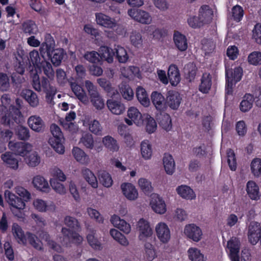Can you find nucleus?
Masks as SVG:
<instances>
[{"instance_id": "obj_14", "label": "nucleus", "mask_w": 261, "mask_h": 261, "mask_svg": "<svg viewBox=\"0 0 261 261\" xmlns=\"http://www.w3.org/2000/svg\"><path fill=\"white\" fill-rule=\"evenodd\" d=\"M150 205L152 210L158 214H163L166 211V205L162 197L157 194L151 196Z\"/></svg>"}, {"instance_id": "obj_40", "label": "nucleus", "mask_w": 261, "mask_h": 261, "mask_svg": "<svg viewBox=\"0 0 261 261\" xmlns=\"http://www.w3.org/2000/svg\"><path fill=\"white\" fill-rule=\"evenodd\" d=\"M8 201L12 207L19 210H23L25 205L24 201L21 197L10 193L8 195Z\"/></svg>"}, {"instance_id": "obj_5", "label": "nucleus", "mask_w": 261, "mask_h": 261, "mask_svg": "<svg viewBox=\"0 0 261 261\" xmlns=\"http://www.w3.org/2000/svg\"><path fill=\"white\" fill-rule=\"evenodd\" d=\"M32 86L33 88L38 92H43L46 94V98L47 99H52L56 94V88L50 86V83L47 78L43 76L40 78L36 73L33 76Z\"/></svg>"}, {"instance_id": "obj_63", "label": "nucleus", "mask_w": 261, "mask_h": 261, "mask_svg": "<svg viewBox=\"0 0 261 261\" xmlns=\"http://www.w3.org/2000/svg\"><path fill=\"white\" fill-rule=\"evenodd\" d=\"M145 122L146 123V130L149 134L154 132L156 129V123L155 120L149 115H147L145 118Z\"/></svg>"}, {"instance_id": "obj_21", "label": "nucleus", "mask_w": 261, "mask_h": 261, "mask_svg": "<svg viewBox=\"0 0 261 261\" xmlns=\"http://www.w3.org/2000/svg\"><path fill=\"white\" fill-rule=\"evenodd\" d=\"M30 127L35 132H42L45 127L44 122L39 116L33 115L30 116L28 120Z\"/></svg>"}, {"instance_id": "obj_35", "label": "nucleus", "mask_w": 261, "mask_h": 261, "mask_svg": "<svg viewBox=\"0 0 261 261\" xmlns=\"http://www.w3.org/2000/svg\"><path fill=\"white\" fill-rule=\"evenodd\" d=\"M243 75V69L241 67H237L232 70H226V79L230 80L235 83L239 82Z\"/></svg>"}, {"instance_id": "obj_20", "label": "nucleus", "mask_w": 261, "mask_h": 261, "mask_svg": "<svg viewBox=\"0 0 261 261\" xmlns=\"http://www.w3.org/2000/svg\"><path fill=\"white\" fill-rule=\"evenodd\" d=\"M213 15V11L208 5H202L199 9L198 15L204 24L211 23Z\"/></svg>"}, {"instance_id": "obj_23", "label": "nucleus", "mask_w": 261, "mask_h": 261, "mask_svg": "<svg viewBox=\"0 0 261 261\" xmlns=\"http://www.w3.org/2000/svg\"><path fill=\"white\" fill-rule=\"evenodd\" d=\"M248 241L252 245H256L259 241L261 245V226L250 227L248 232Z\"/></svg>"}, {"instance_id": "obj_11", "label": "nucleus", "mask_w": 261, "mask_h": 261, "mask_svg": "<svg viewBox=\"0 0 261 261\" xmlns=\"http://www.w3.org/2000/svg\"><path fill=\"white\" fill-rule=\"evenodd\" d=\"M240 240L237 238H232L227 242V247L229 250V257L231 261H240Z\"/></svg>"}, {"instance_id": "obj_4", "label": "nucleus", "mask_w": 261, "mask_h": 261, "mask_svg": "<svg viewBox=\"0 0 261 261\" xmlns=\"http://www.w3.org/2000/svg\"><path fill=\"white\" fill-rule=\"evenodd\" d=\"M28 60L30 63L32 64L36 70L43 72L50 80L54 79L55 72L52 65L44 58L41 60L39 52L37 50L34 49L31 51L29 54Z\"/></svg>"}, {"instance_id": "obj_48", "label": "nucleus", "mask_w": 261, "mask_h": 261, "mask_svg": "<svg viewBox=\"0 0 261 261\" xmlns=\"http://www.w3.org/2000/svg\"><path fill=\"white\" fill-rule=\"evenodd\" d=\"M97 83L109 95H114L115 92L117 91L115 88L112 87L110 81L105 78H99L97 79Z\"/></svg>"}, {"instance_id": "obj_28", "label": "nucleus", "mask_w": 261, "mask_h": 261, "mask_svg": "<svg viewBox=\"0 0 261 261\" xmlns=\"http://www.w3.org/2000/svg\"><path fill=\"white\" fill-rule=\"evenodd\" d=\"M121 188L123 195L129 200H135L138 197V193L135 187L130 183H123Z\"/></svg>"}, {"instance_id": "obj_24", "label": "nucleus", "mask_w": 261, "mask_h": 261, "mask_svg": "<svg viewBox=\"0 0 261 261\" xmlns=\"http://www.w3.org/2000/svg\"><path fill=\"white\" fill-rule=\"evenodd\" d=\"M254 97L253 95L250 93H246L242 97V99L239 105L240 110L243 113L249 112L252 108Z\"/></svg>"}, {"instance_id": "obj_26", "label": "nucleus", "mask_w": 261, "mask_h": 261, "mask_svg": "<svg viewBox=\"0 0 261 261\" xmlns=\"http://www.w3.org/2000/svg\"><path fill=\"white\" fill-rule=\"evenodd\" d=\"M49 54L45 53L48 59L50 60L55 66H59L62 62L64 56V50L63 49L54 48L51 49Z\"/></svg>"}, {"instance_id": "obj_30", "label": "nucleus", "mask_w": 261, "mask_h": 261, "mask_svg": "<svg viewBox=\"0 0 261 261\" xmlns=\"http://www.w3.org/2000/svg\"><path fill=\"white\" fill-rule=\"evenodd\" d=\"M246 191L249 197L251 199L257 200L259 199L260 195L259 194V187L254 181L249 180L247 182Z\"/></svg>"}, {"instance_id": "obj_29", "label": "nucleus", "mask_w": 261, "mask_h": 261, "mask_svg": "<svg viewBox=\"0 0 261 261\" xmlns=\"http://www.w3.org/2000/svg\"><path fill=\"white\" fill-rule=\"evenodd\" d=\"M22 97L29 103L30 106L36 107L39 105V98L37 94L30 89H24L21 92Z\"/></svg>"}, {"instance_id": "obj_32", "label": "nucleus", "mask_w": 261, "mask_h": 261, "mask_svg": "<svg viewBox=\"0 0 261 261\" xmlns=\"http://www.w3.org/2000/svg\"><path fill=\"white\" fill-rule=\"evenodd\" d=\"M33 184L37 190L41 192L48 193L50 190L47 181L40 175H37L34 177Z\"/></svg>"}, {"instance_id": "obj_16", "label": "nucleus", "mask_w": 261, "mask_h": 261, "mask_svg": "<svg viewBox=\"0 0 261 261\" xmlns=\"http://www.w3.org/2000/svg\"><path fill=\"white\" fill-rule=\"evenodd\" d=\"M156 236L163 243H167L170 239V231L165 223H159L155 227Z\"/></svg>"}, {"instance_id": "obj_3", "label": "nucleus", "mask_w": 261, "mask_h": 261, "mask_svg": "<svg viewBox=\"0 0 261 261\" xmlns=\"http://www.w3.org/2000/svg\"><path fill=\"white\" fill-rule=\"evenodd\" d=\"M12 232L19 244L26 245L27 240L29 244L35 249L38 250L43 249L42 243L34 234L27 232L24 233V231L20 225L16 223H14L12 226Z\"/></svg>"}, {"instance_id": "obj_47", "label": "nucleus", "mask_w": 261, "mask_h": 261, "mask_svg": "<svg viewBox=\"0 0 261 261\" xmlns=\"http://www.w3.org/2000/svg\"><path fill=\"white\" fill-rule=\"evenodd\" d=\"M115 56L117 60L119 63H125L128 59V56L127 55L126 49L121 46L118 45L115 48Z\"/></svg>"}, {"instance_id": "obj_64", "label": "nucleus", "mask_w": 261, "mask_h": 261, "mask_svg": "<svg viewBox=\"0 0 261 261\" xmlns=\"http://www.w3.org/2000/svg\"><path fill=\"white\" fill-rule=\"evenodd\" d=\"M251 170L255 176H259L261 174V159L255 158L251 163Z\"/></svg>"}, {"instance_id": "obj_6", "label": "nucleus", "mask_w": 261, "mask_h": 261, "mask_svg": "<svg viewBox=\"0 0 261 261\" xmlns=\"http://www.w3.org/2000/svg\"><path fill=\"white\" fill-rule=\"evenodd\" d=\"M50 130L53 136L49 139V144L57 152L63 154L65 147L62 143L64 137L61 128L58 125L53 123L50 126Z\"/></svg>"}, {"instance_id": "obj_38", "label": "nucleus", "mask_w": 261, "mask_h": 261, "mask_svg": "<svg viewBox=\"0 0 261 261\" xmlns=\"http://www.w3.org/2000/svg\"><path fill=\"white\" fill-rule=\"evenodd\" d=\"M163 162L166 172L171 175L175 170V163L172 156L169 153H165Z\"/></svg>"}, {"instance_id": "obj_59", "label": "nucleus", "mask_w": 261, "mask_h": 261, "mask_svg": "<svg viewBox=\"0 0 261 261\" xmlns=\"http://www.w3.org/2000/svg\"><path fill=\"white\" fill-rule=\"evenodd\" d=\"M248 63L253 65H258L261 64V52L254 51L250 53L247 58Z\"/></svg>"}, {"instance_id": "obj_57", "label": "nucleus", "mask_w": 261, "mask_h": 261, "mask_svg": "<svg viewBox=\"0 0 261 261\" xmlns=\"http://www.w3.org/2000/svg\"><path fill=\"white\" fill-rule=\"evenodd\" d=\"M10 87V79L8 75L0 72V91L5 92L9 90Z\"/></svg>"}, {"instance_id": "obj_31", "label": "nucleus", "mask_w": 261, "mask_h": 261, "mask_svg": "<svg viewBox=\"0 0 261 261\" xmlns=\"http://www.w3.org/2000/svg\"><path fill=\"white\" fill-rule=\"evenodd\" d=\"M70 87L74 94L81 102L84 104L88 103V98L82 86L73 82L71 83Z\"/></svg>"}, {"instance_id": "obj_33", "label": "nucleus", "mask_w": 261, "mask_h": 261, "mask_svg": "<svg viewBox=\"0 0 261 261\" xmlns=\"http://www.w3.org/2000/svg\"><path fill=\"white\" fill-rule=\"evenodd\" d=\"M112 223L117 227L121 231L127 234L130 231L131 227L128 223L125 220L121 219L120 218L116 215H113L111 219Z\"/></svg>"}, {"instance_id": "obj_49", "label": "nucleus", "mask_w": 261, "mask_h": 261, "mask_svg": "<svg viewBox=\"0 0 261 261\" xmlns=\"http://www.w3.org/2000/svg\"><path fill=\"white\" fill-rule=\"evenodd\" d=\"M110 233L112 237L120 244L124 246H126L128 245V241L126 237L117 229H111L110 231Z\"/></svg>"}, {"instance_id": "obj_42", "label": "nucleus", "mask_w": 261, "mask_h": 261, "mask_svg": "<svg viewBox=\"0 0 261 261\" xmlns=\"http://www.w3.org/2000/svg\"><path fill=\"white\" fill-rule=\"evenodd\" d=\"M160 126L164 130L169 131L172 128V121L167 113L161 114L157 118Z\"/></svg>"}, {"instance_id": "obj_8", "label": "nucleus", "mask_w": 261, "mask_h": 261, "mask_svg": "<svg viewBox=\"0 0 261 261\" xmlns=\"http://www.w3.org/2000/svg\"><path fill=\"white\" fill-rule=\"evenodd\" d=\"M8 147L15 154L24 157L26 156L31 149V146L29 143L23 142H14L10 141Z\"/></svg>"}, {"instance_id": "obj_27", "label": "nucleus", "mask_w": 261, "mask_h": 261, "mask_svg": "<svg viewBox=\"0 0 261 261\" xmlns=\"http://www.w3.org/2000/svg\"><path fill=\"white\" fill-rule=\"evenodd\" d=\"M1 159L6 165L13 170H17L18 168V160L15 155L11 152H6L1 155Z\"/></svg>"}, {"instance_id": "obj_60", "label": "nucleus", "mask_w": 261, "mask_h": 261, "mask_svg": "<svg viewBox=\"0 0 261 261\" xmlns=\"http://www.w3.org/2000/svg\"><path fill=\"white\" fill-rule=\"evenodd\" d=\"M187 22L189 25L193 29L200 28L205 25L199 15L190 16L187 19Z\"/></svg>"}, {"instance_id": "obj_7", "label": "nucleus", "mask_w": 261, "mask_h": 261, "mask_svg": "<svg viewBox=\"0 0 261 261\" xmlns=\"http://www.w3.org/2000/svg\"><path fill=\"white\" fill-rule=\"evenodd\" d=\"M127 13L133 19L143 24H149L152 21L149 13L144 10L130 9L128 10Z\"/></svg>"}, {"instance_id": "obj_13", "label": "nucleus", "mask_w": 261, "mask_h": 261, "mask_svg": "<svg viewBox=\"0 0 261 261\" xmlns=\"http://www.w3.org/2000/svg\"><path fill=\"white\" fill-rule=\"evenodd\" d=\"M181 96L176 91L170 90L168 91L166 97L167 107H169L172 110H177L181 103Z\"/></svg>"}, {"instance_id": "obj_36", "label": "nucleus", "mask_w": 261, "mask_h": 261, "mask_svg": "<svg viewBox=\"0 0 261 261\" xmlns=\"http://www.w3.org/2000/svg\"><path fill=\"white\" fill-rule=\"evenodd\" d=\"M176 191L178 195L182 198L186 199H194L196 197V195L190 187L186 185L178 186L176 188Z\"/></svg>"}, {"instance_id": "obj_22", "label": "nucleus", "mask_w": 261, "mask_h": 261, "mask_svg": "<svg viewBox=\"0 0 261 261\" xmlns=\"http://www.w3.org/2000/svg\"><path fill=\"white\" fill-rule=\"evenodd\" d=\"M55 41L51 34L47 33L44 36V41L41 44L40 47L41 54L43 56L45 53L49 54L51 49L55 48Z\"/></svg>"}, {"instance_id": "obj_17", "label": "nucleus", "mask_w": 261, "mask_h": 261, "mask_svg": "<svg viewBox=\"0 0 261 261\" xmlns=\"http://www.w3.org/2000/svg\"><path fill=\"white\" fill-rule=\"evenodd\" d=\"M151 99L156 110L161 112L166 110V100L161 93L153 91L151 95Z\"/></svg>"}, {"instance_id": "obj_52", "label": "nucleus", "mask_w": 261, "mask_h": 261, "mask_svg": "<svg viewBox=\"0 0 261 261\" xmlns=\"http://www.w3.org/2000/svg\"><path fill=\"white\" fill-rule=\"evenodd\" d=\"M189 258L191 261H205L204 255L196 248H190L188 251Z\"/></svg>"}, {"instance_id": "obj_46", "label": "nucleus", "mask_w": 261, "mask_h": 261, "mask_svg": "<svg viewBox=\"0 0 261 261\" xmlns=\"http://www.w3.org/2000/svg\"><path fill=\"white\" fill-rule=\"evenodd\" d=\"M72 154L75 159L82 164H85L88 161V156L85 152L78 147H74L72 149Z\"/></svg>"}, {"instance_id": "obj_2", "label": "nucleus", "mask_w": 261, "mask_h": 261, "mask_svg": "<svg viewBox=\"0 0 261 261\" xmlns=\"http://www.w3.org/2000/svg\"><path fill=\"white\" fill-rule=\"evenodd\" d=\"M65 224L72 229L66 227H63L61 230L64 240H66L69 243H73L79 244L82 243L83 238L75 231H80L81 226L78 220L72 217L67 216L64 218Z\"/></svg>"}, {"instance_id": "obj_1", "label": "nucleus", "mask_w": 261, "mask_h": 261, "mask_svg": "<svg viewBox=\"0 0 261 261\" xmlns=\"http://www.w3.org/2000/svg\"><path fill=\"white\" fill-rule=\"evenodd\" d=\"M21 101L16 99V104L18 108L11 105L9 109L6 106L0 105V123L9 126L20 123L23 120V116L20 112Z\"/></svg>"}, {"instance_id": "obj_61", "label": "nucleus", "mask_w": 261, "mask_h": 261, "mask_svg": "<svg viewBox=\"0 0 261 261\" xmlns=\"http://www.w3.org/2000/svg\"><path fill=\"white\" fill-rule=\"evenodd\" d=\"M85 87L88 90L90 99L97 98L98 95H100L97 91V87L94 85L91 81H86Z\"/></svg>"}, {"instance_id": "obj_58", "label": "nucleus", "mask_w": 261, "mask_h": 261, "mask_svg": "<svg viewBox=\"0 0 261 261\" xmlns=\"http://www.w3.org/2000/svg\"><path fill=\"white\" fill-rule=\"evenodd\" d=\"M227 163L230 169L235 171L237 169V160L234 151L231 149L227 150Z\"/></svg>"}, {"instance_id": "obj_25", "label": "nucleus", "mask_w": 261, "mask_h": 261, "mask_svg": "<svg viewBox=\"0 0 261 261\" xmlns=\"http://www.w3.org/2000/svg\"><path fill=\"white\" fill-rule=\"evenodd\" d=\"M173 41L175 46L179 50L184 51L188 48V41L186 37L178 31L174 32Z\"/></svg>"}, {"instance_id": "obj_56", "label": "nucleus", "mask_w": 261, "mask_h": 261, "mask_svg": "<svg viewBox=\"0 0 261 261\" xmlns=\"http://www.w3.org/2000/svg\"><path fill=\"white\" fill-rule=\"evenodd\" d=\"M243 15L244 10L241 6L236 5L231 9V17L234 21L236 22L240 21L242 19Z\"/></svg>"}, {"instance_id": "obj_12", "label": "nucleus", "mask_w": 261, "mask_h": 261, "mask_svg": "<svg viewBox=\"0 0 261 261\" xmlns=\"http://www.w3.org/2000/svg\"><path fill=\"white\" fill-rule=\"evenodd\" d=\"M127 116L129 119L126 118L125 122L128 125H131L134 123L137 126H140L144 122L142 114L135 107H130L129 108L127 111Z\"/></svg>"}, {"instance_id": "obj_44", "label": "nucleus", "mask_w": 261, "mask_h": 261, "mask_svg": "<svg viewBox=\"0 0 261 261\" xmlns=\"http://www.w3.org/2000/svg\"><path fill=\"white\" fill-rule=\"evenodd\" d=\"M136 97L140 103L144 107H148L150 100L146 91L142 87H138L136 90Z\"/></svg>"}, {"instance_id": "obj_37", "label": "nucleus", "mask_w": 261, "mask_h": 261, "mask_svg": "<svg viewBox=\"0 0 261 261\" xmlns=\"http://www.w3.org/2000/svg\"><path fill=\"white\" fill-rule=\"evenodd\" d=\"M102 143L105 147L109 151L117 152L119 150V146L116 139L112 136L108 135L102 138Z\"/></svg>"}, {"instance_id": "obj_55", "label": "nucleus", "mask_w": 261, "mask_h": 261, "mask_svg": "<svg viewBox=\"0 0 261 261\" xmlns=\"http://www.w3.org/2000/svg\"><path fill=\"white\" fill-rule=\"evenodd\" d=\"M100 183L107 188L110 187L113 184V180L111 175L106 171H102L99 175Z\"/></svg>"}, {"instance_id": "obj_45", "label": "nucleus", "mask_w": 261, "mask_h": 261, "mask_svg": "<svg viewBox=\"0 0 261 261\" xmlns=\"http://www.w3.org/2000/svg\"><path fill=\"white\" fill-rule=\"evenodd\" d=\"M141 153L142 158L145 160L150 159L152 154V146L148 140L142 141L141 145Z\"/></svg>"}, {"instance_id": "obj_10", "label": "nucleus", "mask_w": 261, "mask_h": 261, "mask_svg": "<svg viewBox=\"0 0 261 261\" xmlns=\"http://www.w3.org/2000/svg\"><path fill=\"white\" fill-rule=\"evenodd\" d=\"M184 233L189 239L197 242L202 238V232L200 228L195 224H189L185 226Z\"/></svg>"}, {"instance_id": "obj_39", "label": "nucleus", "mask_w": 261, "mask_h": 261, "mask_svg": "<svg viewBox=\"0 0 261 261\" xmlns=\"http://www.w3.org/2000/svg\"><path fill=\"white\" fill-rule=\"evenodd\" d=\"M99 51L101 60L105 59L109 63L113 62V57L115 56V52L113 49L107 46H101L99 48Z\"/></svg>"}, {"instance_id": "obj_41", "label": "nucleus", "mask_w": 261, "mask_h": 261, "mask_svg": "<svg viewBox=\"0 0 261 261\" xmlns=\"http://www.w3.org/2000/svg\"><path fill=\"white\" fill-rule=\"evenodd\" d=\"M82 173L84 179L93 188L98 187L97 178L94 174L89 169L84 168L82 169Z\"/></svg>"}, {"instance_id": "obj_50", "label": "nucleus", "mask_w": 261, "mask_h": 261, "mask_svg": "<svg viewBox=\"0 0 261 261\" xmlns=\"http://www.w3.org/2000/svg\"><path fill=\"white\" fill-rule=\"evenodd\" d=\"M15 134L19 140L27 141L30 137L29 129L22 125H18L15 129Z\"/></svg>"}, {"instance_id": "obj_54", "label": "nucleus", "mask_w": 261, "mask_h": 261, "mask_svg": "<svg viewBox=\"0 0 261 261\" xmlns=\"http://www.w3.org/2000/svg\"><path fill=\"white\" fill-rule=\"evenodd\" d=\"M119 89L122 96L124 99L128 100L132 99L134 96V92L128 84L122 83Z\"/></svg>"}, {"instance_id": "obj_9", "label": "nucleus", "mask_w": 261, "mask_h": 261, "mask_svg": "<svg viewBox=\"0 0 261 261\" xmlns=\"http://www.w3.org/2000/svg\"><path fill=\"white\" fill-rule=\"evenodd\" d=\"M138 227L139 231V240L145 241L147 238L151 237L152 230L147 221L143 218L140 219L138 222Z\"/></svg>"}, {"instance_id": "obj_53", "label": "nucleus", "mask_w": 261, "mask_h": 261, "mask_svg": "<svg viewBox=\"0 0 261 261\" xmlns=\"http://www.w3.org/2000/svg\"><path fill=\"white\" fill-rule=\"evenodd\" d=\"M84 58L88 62L95 64H101L100 54L96 51H87L84 55Z\"/></svg>"}, {"instance_id": "obj_34", "label": "nucleus", "mask_w": 261, "mask_h": 261, "mask_svg": "<svg viewBox=\"0 0 261 261\" xmlns=\"http://www.w3.org/2000/svg\"><path fill=\"white\" fill-rule=\"evenodd\" d=\"M107 106L110 111L115 115H120L125 111L124 105L119 101L108 99Z\"/></svg>"}, {"instance_id": "obj_19", "label": "nucleus", "mask_w": 261, "mask_h": 261, "mask_svg": "<svg viewBox=\"0 0 261 261\" xmlns=\"http://www.w3.org/2000/svg\"><path fill=\"white\" fill-rule=\"evenodd\" d=\"M167 75L169 82L173 86H176L179 83L181 77L177 66L174 64H171L168 68Z\"/></svg>"}, {"instance_id": "obj_43", "label": "nucleus", "mask_w": 261, "mask_h": 261, "mask_svg": "<svg viewBox=\"0 0 261 261\" xmlns=\"http://www.w3.org/2000/svg\"><path fill=\"white\" fill-rule=\"evenodd\" d=\"M22 29L24 34L32 35H36L38 32V27L32 20H28L22 24Z\"/></svg>"}, {"instance_id": "obj_62", "label": "nucleus", "mask_w": 261, "mask_h": 261, "mask_svg": "<svg viewBox=\"0 0 261 261\" xmlns=\"http://www.w3.org/2000/svg\"><path fill=\"white\" fill-rule=\"evenodd\" d=\"M80 142L87 148L92 149L94 147L93 138L90 133L83 134Z\"/></svg>"}, {"instance_id": "obj_51", "label": "nucleus", "mask_w": 261, "mask_h": 261, "mask_svg": "<svg viewBox=\"0 0 261 261\" xmlns=\"http://www.w3.org/2000/svg\"><path fill=\"white\" fill-rule=\"evenodd\" d=\"M129 39L131 44L136 47L139 48L142 46L143 39L140 32L134 31L130 35Z\"/></svg>"}, {"instance_id": "obj_18", "label": "nucleus", "mask_w": 261, "mask_h": 261, "mask_svg": "<svg viewBox=\"0 0 261 261\" xmlns=\"http://www.w3.org/2000/svg\"><path fill=\"white\" fill-rule=\"evenodd\" d=\"M212 85V76L210 73L204 72L200 79L198 86L199 91L203 94L209 93Z\"/></svg>"}, {"instance_id": "obj_15", "label": "nucleus", "mask_w": 261, "mask_h": 261, "mask_svg": "<svg viewBox=\"0 0 261 261\" xmlns=\"http://www.w3.org/2000/svg\"><path fill=\"white\" fill-rule=\"evenodd\" d=\"M97 23L101 26L108 29H114L117 25V22L114 19L102 13L95 14Z\"/></svg>"}]
</instances>
